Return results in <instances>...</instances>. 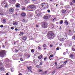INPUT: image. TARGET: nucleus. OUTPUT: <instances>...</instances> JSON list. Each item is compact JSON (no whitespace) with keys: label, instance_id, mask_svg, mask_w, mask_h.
Instances as JSON below:
<instances>
[{"label":"nucleus","instance_id":"1","mask_svg":"<svg viewBox=\"0 0 75 75\" xmlns=\"http://www.w3.org/2000/svg\"><path fill=\"white\" fill-rule=\"evenodd\" d=\"M35 8L36 6H35L33 5H29L27 7V9L29 10V11H34L35 10Z\"/></svg>","mask_w":75,"mask_h":75},{"label":"nucleus","instance_id":"2","mask_svg":"<svg viewBox=\"0 0 75 75\" xmlns=\"http://www.w3.org/2000/svg\"><path fill=\"white\" fill-rule=\"evenodd\" d=\"M54 35V33L52 31H50L47 33V37L50 38H51Z\"/></svg>","mask_w":75,"mask_h":75},{"label":"nucleus","instance_id":"3","mask_svg":"<svg viewBox=\"0 0 75 75\" xmlns=\"http://www.w3.org/2000/svg\"><path fill=\"white\" fill-rule=\"evenodd\" d=\"M6 53V51L5 50H2L0 51V57L1 58H3Z\"/></svg>","mask_w":75,"mask_h":75},{"label":"nucleus","instance_id":"4","mask_svg":"<svg viewBox=\"0 0 75 75\" xmlns=\"http://www.w3.org/2000/svg\"><path fill=\"white\" fill-rule=\"evenodd\" d=\"M51 15L49 14H46L45 15L44 18L45 20H48L51 18Z\"/></svg>","mask_w":75,"mask_h":75},{"label":"nucleus","instance_id":"5","mask_svg":"<svg viewBox=\"0 0 75 75\" xmlns=\"http://www.w3.org/2000/svg\"><path fill=\"white\" fill-rule=\"evenodd\" d=\"M1 6H4L5 7H7V4L6 2H3L1 3Z\"/></svg>","mask_w":75,"mask_h":75},{"label":"nucleus","instance_id":"6","mask_svg":"<svg viewBox=\"0 0 75 75\" xmlns=\"http://www.w3.org/2000/svg\"><path fill=\"white\" fill-rule=\"evenodd\" d=\"M48 25V24H47V23L46 22H44L43 23H42V26L43 27V28H47V25Z\"/></svg>","mask_w":75,"mask_h":75},{"label":"nucleus","instance_id":"7","mask_svg":"<svg viewBox=\"0 0 75 75\" xmlns=\"http://www.w3.org/2000/svg\"><path fill=\"white\" fill-rule=\"evenodd\" d=\"M35 13L37 14V16H38L39 17H40V14H41V13L39 11V10H36L35 11Z\"/></svg>","mask_w":75,"mask_h":75},{"label":"nucleus","instance_id":"8","mask_svg":"<svg viewBox=\"0 0 75 75\" xmlns=\"http://www.w3.org/2000/svg\"><path fill=\"white\" fill-rule=\"evenodd\" d=\"M17 47L16 46L14 47L13 48V51L15 52H18V50L16 49Z\"/></svg>","mask_w":75,"mask_h":75},{"label":"nucleus","instance_id":"9","mask_svg":"<svg viewBox=\"0 0 75 75\" xmlns=\"http://www.w3.org/2000/svg\"><path fill=\"white\" fill-rule=\"evenodd\" d=\"M17 54H15L13 56V59H16V58H17Z\"/></svg>","mask_w":75,"mask_h":75},{"label":"nucleus","instance_id":"10","mask_svg":"<svg viewBox=\"0 0 75 75\" xmlns=\"http://www.w3.org/2000/svg\"><path fill=\"white\" fill-rule=\"evenodd\" d=\"M14 11V9L12 8H10L9 9V12L10 13H12Z\"/></svg>","mask_w":75,"mask_h":75},{"label":"nucleus","instance_id":"11","mask_svg":"<svg viewBox=\"0 0 75 75\" xmlns=\"http://www.w3.org/2000/svg\"><path fill=\"white\" fill-rule=\"evenodd\" d=\"M23 40H27V36H25L22 37Z\"/></svg>","mask_w":75,"mask_h":75},{"label":"nucleus","instance_id":"12","mask_svg":"<svg viewBox=\"0 0 75 75\" xmlns=\"http://www.w3.org/2000/svg\"><path fill=\"white\" fill-rule=\"evenodd\" d=\"M31 66H29V68H28V70L30 71V72H32V71H31V70L32 69V68Z\"/></svg>","mask_w":75,"mask_h":75},{"label":"nucleus","instance_id":"13","mask_svg":"<svg viewBox=\"0 0 75 75\" xmlns=\"http://www.w3.org/2000/svg\"><path fill=\"white\" fill-rule=\"evenodd\" d=\"M16 7L17 8H18V7H20V5L19 4H16Z\"/></svg>","mask_w":75,"mask_h":75},{"label":"nucleus","instance_id":"14","mask_svg":"<svg viewBox=\"0 0 75 75\" xmlns=\"http://www.w3.org/2000/svg\"><path fill=\"white\" fill-rule=\"evenodd\" d=\"M13 24L14 25H17L18 24V22H14V23H13Z\"/></svg>","mask_w":75,"mask_h":75},{"label":"nucleus","instance_id":"15","mask_svg":"<svg viewBox=\"0 0 75 75\" xmlns=\"http://www.w3.org/2000/svg\"><path fill=\"white\" fill-rule=\"evenodd\" d=\"M72 49L73 51H75V45L73 46V48H72Z\"/></svg>","mask_w":75,"mask_h":75},{"label":"nucleus","instance_id":"16","mask_svg":"<svg viewBox=\"0 0 75 75\" xmlns=\"http://www.w3.org/2000/svg\"><path fill=\"white\" fill-rule=\"evenodd\" d=\"M64 23L65 25H68V22L67 21V20L65 21L64 22Z\"/></svg>","mask_w":75,"mask_h":75},{"label":"nucleus","instance_id":"17","mask_svg":"<svg viewBox=\"0 0 75 75\" xmlns=\"http://www.w3.org/2000/svg\"><path fill=\"white\" fill-rule=\"evenodd\" d=\"M19 47L20 48H22V43H21L19 44Z\"/></svg>","mask_w":75,"mask_h":75},{"label":"nucleus","instance_id":"18","mask_svg":"<svg viewBox=\"0 0 75 75\" xmlns=\"http://www.w3.org/2000/svg\"><path fill=\"white\" fill-rule=\"evenodd\" d=\"M5 61H6V62H10V60L7 58H6L5 59Z\"/></svg>","mask_w":75,"mask_h":75},{"label":"nucleus","instance_id":"19","mask_svg":"<svg viewBox=\"0 0 75 75\" xmlns=\"http://www.w3.org/2000/svg\"><path fill=\"white\" fill-rule=\"evenodd\" d=\"M67 11L66 10H63L62 11V13H65Z\"/></svg>","mask_w":75,"mask_h":75},{"label":"nucleus","instance_id":"20","mask_svg":"<svg viewBox=\"0 0 75 75\" xmlns=\"http://www.w3.org/2000/svg\"><path fill=\"white\" fill-rule=\"evenodd\" d=\"M6 19H3V23H6Z\"/></svg>","mask_w":75,"mask_h":75},{"label":"nucleus","instance_id":"21","mask_svg":"<svg viewBox=\"0 0 75 75\" xmlns=\"http://www.w3.org/2000/svg\"><path fill=\"white\" fill-rule=\"evenodd\" d=\"M1 71H4V69L3 68V67H1L0 68Z\"/></svg>","mask_w":75,"mask_h":75},{"label":"nucleus","instance_id":"22","mask_svg":"<svg viewBox=\"0 0 75 75\" xmlns=\"http://www.w3.org/2000/svg\"><path fill=\"white\" fill-rule=\"evenodd\" d=\"M24 34V33L23 32H20V34H19V35H23Z\"/></svg>","mask_w":75,"mask_h":75},{"label":"nucleus","instance_id":"23","mask_svg":"<svg viewBox=\"0 0 75 75\" xmlns=\"http://www.w3.org/2000/svg\"><path fill=\"white\" fill-rule=\"evenodd\" d=\"M28 16L29 17H32V14L31 13H30L28 14Z\"/></svg>","mask_w":75,"mask_h":75},{"label":"nucleus","instance_id":"24","mask_svg":"<svg viewBox=\"0 0 75 75\" xmlns=\"http://www.w3.org/2000/svg\"><path fill=\"white\" fill-rule=\"evenodd\" d=\"M40 64H39L40 66L42 64V62L41 60H40Z\"/></svg>","mask_w":75,"mask_h":75},{"label":"nucleus","instance_id":"25","mask_svg":"<svg viewBox=\"0 0 75 75\" xmlns=\"http://www.w3.org/2000/svg\"><path fill=\"white\" fill-rule=\"evenodd\" d=\"M21 15L22 16H25V13H23L21 14Z\"/></svg>","mask_w":75,"mask_h":75},{"label":"nucleus","instance_id":"26","mask_svg":"<svg viewBox=\"0 0 75 75\" xmlns=\"http://www.w3.org/2000/svg\"><path fill=\"white\" fill-rule=\"evenodd\" d=\"M63 23V21L61 20L60 21L59 23L60 24H62Z\"/></svg>","mask_w":75,"mask_h":75},{"label":"nucleus","instance_id":"27","mask_svg":"<svg viewBox=\"0 0 75 75\" xmlns=\"http://www.w3.org/2000/svg\"><path fill=\"white\" fill-rule=\"evenodd\" d=\"M37 61H38L37 59H35L33 61L35 63H36V62H37Z\"/></svg>","mask_w":75,"mask_h":75},{"label":"nucleus","instance_id":"28","mask_svg":"<svg viewBox=\"0 0 75 75\" xmlns=\"http://www.w3.org/2000/svg\"><path fill=\"white\" fill-rule=\"evenodd\" d=\"M42 55H40L38 57L39 59H41V58H42Z\"/></svg>","mask_w":75,"mask_h":75},{"label":"nucleus","instance_id":"29","mask_svg":"<svg viewBox=\"0 0 75 75\" xmlns=\"http://www.w3.org/2000/svg\"><path fill=\"white\" fill-rule=\"evenodd\" d=\"M68 62V60H67L66 61L64 62V64L65 65V64H67V63Z\"/></svg>","mask_w":75,"mask_h":75},{"label":"nucleus","instance_id":"30","mask_svg":"<svg viewBox=\"0 0 75 75\" xmlns=\"http://www.w3.org/2000/svg\"><path fill=\"white\" fill-rule=\"evenodd\" d=\"M25 3L26 4L28 3V0H25Z\"/></svg>","mask_w":75,"mask_h":75},{"label":"nucleus","instance_id":"31","mask_svg":"<svg viewBox=\"0 0 75 75\" xmlns=\"http://www.w3.org/2000/svg\"><path fill=\"white\" fill-rule=\"evenodd\" d=\"M62 66H63V64H62L61 65L60 67H59V68H62Z\"/></svg>","mask_w":75,"mask_h":75},{"label":"nucleus","instance_id":"32","mask_svg":"<svg viewBox=\"0 0 75 75\" xmlns=\"http://www.w3.org/2000/svg\"><path fill=\"white\" fill-rule=\"evenodd\" d=\"M31 52L32 53H33V52H34V50L33 49H32L31 50Z\"/></svg>","mask_w":75,"mask_h":75},{"label":"nucleus","instance_id":"33","mask_svg":"<svg viewBox=\"0 0 75 75\" xmlns=\"http://www.w3.org/2000/svg\"><path fill=\"white\" fill-rule=\"evenodd\" d=\"M57 18H54V19H53L52 21H56L57 20Z\"/></svg>","mask_w":75,"mask_h":75},{"label":"nucleus","instance_id":"34","mask_svg":"<svg viewBox=\"0 0 75 75\" xmlns=\"http://www.w3.org/2000/svg\"><path fill=\"white\" fill-rule=\"evenodd\" d=\"M15 0H11V1H10V2H11V3H13V1H15Z\"/></svg>","mask_w":75,"mask_h":75},{"label":"nucleus","instance_id":"35","mask_svg":"<svg viewBox=\"0 0 75 75\" xmlns=\"http://www.w3.org/2000/svg\"><path fill=\"white\" fill-rule=\"evenodd\" d=\"M72 40L74 39L75 40V36H72Z\"/></svg>","mask_w":75,"mask_h":75},{"label":"nucleus","instance_id":"36","mask_svg":"<svg viewBox=\"0 0 75 75\" xmlns=\"http://www.w3.org/2000/svg\"><path fill=\"white\" fill-rule=\"evenodd\" d=\"M55 72V71H54L52 73V75H54V73Z\"/></svg>","mask_w":75,"mask_h":75},{"label":"nucleus","instance_id":"37","mask_svg":"<svg viewBox=\"0 0 75 75\" xmlns=\"http://www.w3.org/2000/svg\"><path fill=\"white\" fill-rule=\"evenodd\" d=\"M70 57H71V58H73L74 56H73V55L72 54H71L70 55Z\"/></svg>","mask_w":75,"mask_h":75},{"label":"nucleus","instance_id":"38","mask_svg":"<svg viewBox=\"0 0 75 75\" xmlns=\"http://www.w3.org/2000/svg\"><path fill=\"white\" fill-rule=\"evenodd\" d=\"M36 67H37V68H40V66L39 65H37L36 66Z\"/></svg>","mask_w":75,"mask_h":75},{"label":"nucleus","instance_id":"39","mask_svg":"<svg viewBox=\"0 0 75 75\" xmlns=\"http://www.w3.org/2000/svg\"><path fill=\"white\" fill-rule=\"evenodd\" d=\"M43 47L44 48H46V47H47V46H46V44H44L43 45Z\"/></svg>","mask_w":75,"mask_h":75},{"label":"nucleus","instance_id":"40","mask_svg":"<svg viewBox=\"0 0 75 75\" xmlns=\"http://www.w3.org/2000/svg\"><path fill=\"white\" fill-rule=\"evenodd\" d=\"M54 57V55L53 54H51L50 56V58H52V57Z\"/></svg>","mask_w":75,"mask_h":75},{"label":"nucleus","instance_id":"41","mask_svg":"<svg viewBox=\"0 0 75 75\" xmlns=\"http://www.w3.org/2000/svg\"><path fill=\"white\" fill-rule=\"evenodd\" d=\"M48 59V58H47V57H46L45 58H44V61H46V59Z\"/></svg>","mask_w":75,"mask_h":75},{"label":"nucleus","instance_id":"42","mask_svg":"<svg viewBox=\"0 0 75 75\" xmlns=\"http://www.w3.org/2000/svg\"><path fill=\"white\" fill-rule=\"evenodd\" d=\"M22 10H25V7H23L22 8Z\"/></svg>","mask_w":75,"mask_h":75},{"label":"nucleus","instance_id":"43","mask_svg":"<svg viewBox=\"0 0 75 75\" xmlns=\"http://www.w3.org/2000/svg\"><path fill=\"white\" fill-rule=\"evenodd\" d=\"M20 59L21 61H24L23 59H22V58H20Z\"/></svg>","mask_w":75,"mask_h":75},{"label":"nucleus","instance_id":"44","mask_svg":"<svg viewBox=\"0 0 75 75\" xmlns=\"http://www.w3.org/2000/svg\"><path fill=\"white\" fill-rule=\"evenodd\" d=\"M0 27L1 28H3V25H1L0 26Z\"/></svg>","mask_w":75,"mask_h":75},{"label":"nucleus","instance_id":"45","mask_svg":"<svg viewBox=\"0 0 75 75\" xmlns=\"http://www.w3.org/2000/svg\"><path fill=\"white\" fill-rule=\"evenodd\" d=\"M11 30H14V27H11Z\"/></svg>","mask_w":75,"mask_h":75},{"label":"nucleus","instance_id":"46","mask_svg":"<svg viewBox=\"0 0 75 75\" xmlns=\"http://www.w3.org/2000/svg\"><path fill=\"white\" fill-rule=\"evenodd\" d=\"M38 50H40V49H41V48L40 47V46L38 47Z\"/></svg>","mask_w":75,"mask_h":75},{"label":"nucleus","instance_id":"47","mask_svg":"<svg viewBox=\"0 0 75 75\" xmlns=\"http://www.w3.org/2000/svg\"><path fill=\"white\" fill-rule=\"evenodd\" d=\"M44 73L45 74H47V71H45L44 72Z\"/></svg>","mask_w":75,"mask_h":75},{"label":"nucleus","instance_id":"48","mask_svg":"<svg viewBox=\"0 0 75 75\" xmlns=\"http://www.w3.org/2000/svg\"><path fill=\"white\" fill-rule=\"evenodd\" d=\"M59 50V47H57L56 48V50Z\"/></svg>","mask_w":75,"mask_h":75},{"label":"nucleus","instance_id":"49","mask_svg":"<svg viewBox=\"0 0 75 75\" xmlns=\"http://www.w3.org/2000/svg\"><path fill=\"white\" fill-rule=\"evenodd\" d=\"M70 5H73V3H72V2H70Z\"/></svg>","mask_w":75,"mask_h":75},{"label":"nucleus","instance_id":"50","mask_svg":"<svg viewBox=\"0 0 75 75\" xmlns=\"http://www.w3.org/2000/svg\"><path fill=\"white\" fill-rule=\"evenodd\" d=\"M66 52H64L63 53V54L64 55H66Z\"/></svg>","mask_w":75,"mask_h":75},{"label":"nucleus","instance_id":"51","mask_svg":"<svg viewBox=\"0 0 75 75\" xmlns=\"http://www.w3.org/2000/svg\"><path fill=\"white\" fill-rule=\"evenodd\" d=\"M47 11H48V13H50V10H47Z\"/></svg>","mask_w":75,"mask_h":75},{"label":"nucleus","instance_id":"52","mask_svg":"<svg viewBox=\"0 0 75 75\" xmlns=\"http://www.w3.org/2000/svg\"><path fill=\"white\" fill-rule=\"evenodd\" d=\"M15 31H18V29L17 28H16L15 29Z\"/></svg>","mask_w":75,"mask_h":75},{"label":"nucleus","instance_id":"53","mask_svg":"<svg viewBox=\"0 0 75 75\" xmlns=\"http://www.w3.org/2000/svg\"><path fill=\"white\" fill-rule=\"evenodd\" d=\"M52 46H53L52 45H50V47L51 48V47H52Z\"/></svg>","mask_w":75,"mask_h":75},{"label":"nucleus","instance_id":"54","mask_svg":"<svg viewBox=\"0 0 75 75\" xmlns=\"http://www.w3.org/2000/svg\"><path fill=\"white\" fill-rule=\"evenodd\" d=\"M55 64L56 65V66H57V62H55Z\"/></svg>","mask_w":75,"mask_h":75},{"label":"nucleus","instance_id":"55","mask_svg":"<svg viewBox=\"0 0 75 75\" xmlns=\"http://www.w3.org/2000/svg\"><path fill=\"white\" fill-rule=\"evenodd\" d=\"M42 71V70H40V69H39V72H41V71Z\"/></svg>","mask_w":75,"mask_h":75},{"label":"nucleus","instance_id":"56","mask_svg":"<svg viewBox=\"0 0 75 75\" xmlns=\"http://www.w3.org/2000/svg\"><path fill=\"white\" fill-rule=\"evenodd\" d=\"M56 24H59V23L58 22H57L56 23Z\"/></svg>","mask_w":75,"mask_h":75},{"label":"nucleus","instance_id":"57","mask_svg":"<svg viewBox=\"0 0 75 75\" xmlns=\"http://www.w3.org/2000/svg\"><path fill=\"white\" fill-rule=\"evenodd\" d=\"M23 22H25V20L23 19Z\"/></svg>","mask_w":75,"mask_h":75},{"label":"nucleus","instance_id":"58","mask_svg":"<svg viewBox=\"0 0 75 75\" xmlns=\"http://www.w3.org/2000/svg\"><path fill=\"white\" fill-rule=\"evenodd\" d=\"M41 5H42V4H45V3H43L41 4Z\"/></svg>","mask_w":75,"mask_h":75},{"label":"nucleus","instance_id":"59","mask_svg":"<svg viewBox=\"0 0 75 75\" xmlns=\"http://www.w3.org/2000/svg\"><path fill=\"white\" fill-rule=\"evenodd\" d=\"M73 3H75V0H73Z\"/></svg>","mask_w":75,"mask_h":75},{"label":"nucleus","instance_id":"60","mask_svg":"<svg viewBox=\"0 0 75 75\" xmlns=\"http://www.w3.org/2000/svg\"><path fill=\"white\" fill-rule=\"evenodd\" d=\"M51 26H52L54 25V24H52L51 25Z\"/></svg>","mask_w":75,"mask_h":75},{"label":"nucleus","instance_id":"61","mask_svg":"<svg viewBox=\"0 0 75 75\" xmlns=\"http://www.w3.org/2000/svg\"><path fill=\"white\" fill-rule=\"evenodd\" d=\"M44 6L43 5H41V6L42 7H44Z\"/></svg>","mask_w":75,"mask_h":75},{"label":"nucleus","instance_id":"62","mask_svg":"<svg viewBox=\"0 0 75 75\" xmlns=\"http://www.w3.org/2000/svg\"><path fill=\"white\" fill-rule=\"evenodd\" d=\"M27 68H28H28H29V67H28V66H27Z\"/></svg>","mask_w":75,"mask_h":75},{"label":"nucleus","instance_id":"63","mask_svg":"<svg viewBox=\"0 0 75 75\" xmlns=\"http://www.w3.org/2000/svg\"><path fill=\"white\" fill-rule=\"evenodd\" d=\"M6 75H8V73H7L6 74Z\"/></svg>","mask_w":75,"mask_h":75},{"label":"nucleus","instance_id":"64","mask_svg":"<svg viewBox=\"0 0 75 75\" xmlns=\"http://www.w3.org/2000/svg\"><path fill=\"white\" fill-rule=\"evenodd\" d=\"M18 75H22V74H21V73H20Z\"/></svg>","mask_w":75,"mask_h":75}]
</instances>
